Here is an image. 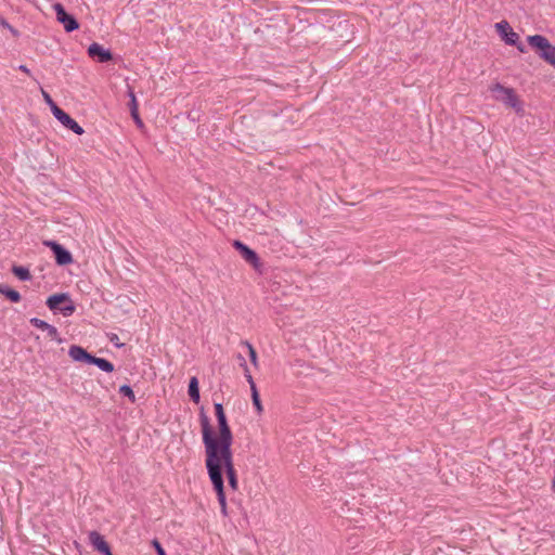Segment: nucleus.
Instances as JSON below:
<instances>
[{"label": "nucleus", "instance_id": "nucleus-25", "mask_svg": "<svg viewBox=\"0 0 555 555\" xmlns=\"http://www.w3.org/2000/svg\"><path fill=\"white\" fill-rule=\"evenodd\" d=\"M0 26L3 27V28H7L9 29L11 33H13L14 35L17 34L16 29H14L7 20H4L3 17L0 16Z\"/></svg>", "mask_w": 555, "mask_h": 555}, {"label": "nucleus", "instance_id": "nucleus-11", "mask_svg": "<svg viewBox=\"0 0 555 555\" xmlns=\"http://www.w3.org/2000/svg\"><path fill=\"white\" fill-rule=\"evenodd\" d=\"M495 28L505 43L509 46H515L517 43L519 36L513 30L508 22L501 21L495 24Z\"/></svg>", "mask_w": 555, "mask_h": 555}, {"label": "nucleus", "instance_id": "nucleus-27", "mask_svg": "<svg viewBox=\"0 0 555 555\" xmlns=\"http://www.w3.org/2000/svg\"><path fill=\"white\" fill-rule=\"evenodd\" d=\"M18 69L24 72L25 74H27L29 76L31 75L29 68L26 65H20Z\"/></svg>", "mask_w": 555, "mask_h": 555}, {"label": "nucleus", "instance_id": "nucleus-9", "mask_svg": "<svg viewBox=\"0 0 555 555\" xmlns=\"http://www.w3.org/2000/svg\"><path fill=\"white\" fill-rule=\"evenodd\" d=\"M233 247L241 254V256L244 258L246 262L253 266L254 269H259L261 267V262L258 255L247 245H245L241 241H234Z\"/></svg>", "mask_w": 555, "mask_h": 555}, {"label": "nucleus", "instance_id": "nucleus-30", "mask_svg": "<svg viewBox=\"0 0 555 555\" xmlns=\"http://www.w3.org/2000/svg\"><path fill=\"white\" fill-rule=\"evenodd\" d=\"M517 49L520 51V52H525V49L522 46H518Z\"/></svg>", "mask_w": 555, "mask_h": 555}, {"label": "nucleus", "instance_id": "nucleus-15", "mask_svg": "<svg viewBox=\"0 0 555 555\" xmlns=\"http://www.w3.org/2000/svg\"><path fill=\"white\" fill-rule=\"evenodd\" d=\"M189 396L193 402H199V389H198V380L195 376L190 379L189 383Z\"/></svg>", "mask_w": 555, "mask_h": 555}, {"label": "nucleus", "instance_id": "nucleus-4", "mask_svg": "<svg viewBox=\"0 0 555 555\" xmlns=\"http://www.w3.org/2000/svg\"><path fill=\"white\" fill-rule=\"evenodd\" d=\"M529 46L537 50L539 56L555 67V46H552L548 39L542 35H532L527 38Z\"/></svg>", "mask_w": 555, "mask_h": 555}, {"label": "nucleus", "instance_id": "nucleus-13", "mask_svg": "<svg viewBox=\"0 0 555 555\" xmlns=\"http://www.w3.org/2000/svg\"><path fill=\"white\" fill-rule=\"evenodd\" d=\"M29 322L35 327L40 328L42 331H47L48 336L51 339L61 343V338L59 336V332H57V328L55 326H53V325H51V324L47 323L46 321H43L41 319H38V318H31Z\"/></svg>", "mask_w": 555, "mask_h": 555}, {"label": "nucleus", "instance_id": "nucleus-17", "mask_svg": "<svg viewBox=\"0 0 555 555\" xmlns=\"http://www.w3.org/2000/svg\"><path fill=\"white\" fill-rule=\"evenodd\" d=\"M12 272L21 281H29L31 279V274H30L29 270L25 267L14 266L12 268Z\"/></svg>", "mask_w": 555, "mask_h": 555}, {"label": "nucleus", "instance_id": "nucleus-8", "mask_svg": "<svg viewBox=\"0 0 555 555\" xmlns=\"http://www.w3.org/2000/svg\"><path fill=\"white\" fill-rule=\"evenodd\" d=\"M53 115L64 127L72 130L74 133L80 135L85 132L83 128L59 106L53 107Z\"/></svg>", "mask_w": 555, "mask_h": 555}, {"label": "nucleus", "instance_id": "nucleus-20", "mask_svg": "<svg viewBox=\"0 0 555 555\" xmlns=\"http://www.w3.org/2000/svg\"><path fill=\"white\" fill-rule=\"evenodd\" d=\"M119 392L124 395L125 397H128L129 400L133 403L135 402V395L132 390V388L129 385H122L119 387Z\"/></svg>", "mask_w": 555, "mask_h": 555}, {"label": "nucleus", "instance_id": "nucleus-26", "mask_svg": "<svg viewBox=\"0 0 555 555\" xmlns=\"http://www.w3.org/2000/svg\"><path fill=\"white\" fill-rule=\"evenodd\" d=\"M109 340L118 348L124 346V344L118 343V336L116 334H112Z\"/></svg>", "mask_w": 555, "mask_h": 555}, {"label": "nucleus", "instance_id": "nucleus-12", "mask_svg": "<svg viewBox=\"0 0 555 555\" xmlns=\"http://www.w3.org/2000/svg\"><path fill=\"white\" fill-rule=\"evenodd\" d=\"M88 54L92 59H96L100 63H105L113 60V54L109 50L104 49L101 44L93 42L88 48Z\"/></svg>", "mask_w": 555, "mask_h": 555}, {"label": "nucleus", "instance_id": "nucleus-29", "mask_svg": "<svg viewBox=\"0 0 555 555\" xmlns=\"http://www.w3.org/2000/svg\"><path fill=\"white\" fill-rule=\"evenodd\" d=\"M238 359L241 360V366L243 367V364L246 363L245 359L242 356H238Z\"/></svg>", "mask_w": 555, "mask_h": 555}, {"label": "nucleus", "instance_id": "nucleus-10", "mask_svg": "<svg viewBox=\"0 0 555 555\" xmlns=\"http://www.w3.org/2000/svg\"><path fill=\"white\" fill-rule=\"evenodd\" d=\"M44 244L53 251L55 261L59 266H66L73 262L72 254L57 242L48 241Z\"/></svg>", "mask_w": 555, "mask_h": 555}, {"label": "nucleus", "instance_id": "nucleus-19", "mask_svg": "<svg viewBox=\"0 0 555 555\" xmlns=\"http://www.w3.org/2000/svg\"><path fill=\"white\" fill-rule=\"evenodd\" d=\"M242 345L247 348L250 362L255 366H257L258 365L257 352H256L255 348L253 347V345L247 340L242 341Z\"/></svg>", "mask_w": 555, "mask_h": 555}, {"label": "nucleus", "instance_id": "nucleus-14", "mask_svg": "<svg viewBox=\"0 0 555 555\" xmlns=\"http://www.w3.org/2000/svg\"><path fill=\"white\" fill-rule=\"evenodd\" d=\"M89 541L93 547L102 554L106 555L111 552L109 545L98 531H91L89 533Z\"/></svg>", "mask_w": 555, "mask_h": 555}, {"label": "nucleus", "instance_id": "nucleus-3", "mask_svg": "<svg viewBox=\"0 0 555 555\" xmlns=\"http://www.w3.org/2000/svg\"><path fill=\"white\" fill-rule=\"evenodd\" d=\"M68 356L76 362H86L96 365L100 370L111 373L114 371V364L106 359L96 358L80 346L72 345L68 349Z\"/></svg>", "mask_w": 555, "mask_h": 555}, {"label": "nucleus", "instance_id": "nucleus-23", "mask_svg": "<svg viewBox=\"0 0 555 555\" xmlns=\"http://www.w3.org/2000/svg\"><path fill=\"white\" fill-rule=\"evenodd\" d=\"M152 545L154 546L157 555H166L165 550L163 548L162 544L159 543V541L157 539H154L152 541Z\"/></svg>", "mask_w": 555, "mask_h": 555}, {"label": "nucleus", "instance_id": "nucleus-24", "mask_svg": "<svg viewBox=\"0 0 555 555\" xmlns=\"http://www.w3.org/2000/svg\"><path fill=\"white\" fill-rule=\"evenodd\" d=\"M42 96L44 99V101L50 105L51 107V111L53 112V107L54 106H57L55 104V102L52 100V98L50 96V94L48 92H46L44 90H42Z\"/></svg>", "mask_w": 555, "mask_h": 555}, {"label": "nucleus", "instance_id": "nucleus-2", "mask_svg": "<svg viewBox=\"0 0 555 555\" xmlns=\"http://www.w3.org/2000/svg\"><path fill=\"white\" fill-rule=\"evenodd\" d=\"M214 408L219 427L218 437L214 435L209 418L203 409L199 415L205 454L232 451L233 435L228 424L223 405L220 402H216Z\"/></svg>", "mask_w": 555, "mask_h": 555}, {"label": "nucleus", "instance_id": "nucleus-5", "mask_svg": "<svg viewBox=\"0 0 555 555\" xmlns=\"http://www.w3.org/2000/svg\"><path fill=\"white\" fill-rule=\"evenodd\" d=\"M492 92L496 100L503 102L506 106L515 109L517 114H522L524 108L514 89L495 83L492 87Z\"/></svg>", "mask_w": 555, "mask_h": 555}, {"label": "nucleus", "instance_id": "nucleus-18", "mask_svg": "<svg viewBox=\"0 0 555 555\" xmlns=\"http://www.w3.org/2000/svg\"><path fill=\"white\" fill-rule=\"evenodd\" d=\"M128 95L130 98L129 107H130L131 116L137 117L138 102H137L135 94H134L132 88H130V87L128 88Z\"/></svg>", "mask_w": 555, "mask_h": 555}, {"label": "nucleus", "instance_id": "nucleus-1", "mask_svg": "<svg viewBox=\"0 0 555 555\" xmlns=\"http://www.w3.org/2000/svg\"><path fill=\"white\" fill-rule=\"evenodd\" d=\"M205 466L209 480L211 481L214 490L217 493L221 513L223 516H227V499L224 492L223 474L227 475L229 486L234 491L238 489V481L234 467L232 451L205 454Z\"/></svg>", "mask_w": 555, "mask_h": 555}, {"label": "nucleus", "instance_id": "nucleus-16", "mask_svg": "<svg viewBox=\"0 0 555 555\" xmlns=\"http://www.w3.org/2000/svg\"><path fill=\"white\" fill-rule=\"evenodd\" d=\"M0 294L4 295L12 302H18L21 300V295L17 291L10 288L7 285L0 284Z\"/></svg>", "mask_w": 555, "mask_h": 555}, {"label": "nucleus", "instance_id": "nucleus-6", "mask_svg": "<svg viewBox=\"0 0 555 555\" xmlns=\"http://www.w3.org/2000/svg\"><path fill=\"white\" fill-rule=\"evenodd\" d=\"M47 306L50 310H59L64 317L72 315L76 308L67 293L53 294L47 299Z\"/></svg>", "mask_w": 555, "mask_h": 555}, {"label": "nucleus", "instance_id": "nucleus-21", "mask_svg": "<svg viewBox=\"0 0 555 555\" xmlns=\"http://www.w3.org/2000/svg\"><path fill=\"white\" fill-rule=\"evenodd\" d=\"M251 399H253L254 406L256 408L257 412L260 414L263 411V408H262L257 388H254V390H251Z\"/></svg>", "mask_w": 555, "mask_h": 555}, {"label": "nucleus", "instance_id": "nucleus-28", "mask_svg": "<svg viewBox=\"0 0 555 555\" xmlns=\"http://www.w3.org/2000/svg\"><path fill=\"white\" fill-rule=\"evenodd\" d=\"M135 121V124L139 126V127H142L143 126V122L139 116V112L137 111V117H132Z\"/></svg>", "mask_w": 555, "mask_h": 555}, {"label": "nucleus", "instance_id": "nucleus-22", "mask_svg": "<svg viewBox=\"0 0 555 555\" xmlns=\"http://www.w3.org/2000/svg\"><path fill=\"white\" fill-rule=\"evenodd\" d=\"M243 369H244L245 377H246V379H247V382H248V384L250 386V390H254V388H257V387H256V384H255V382L253 379V376L249 373V370H248L246 363L243 364Z\"/></svg>", "mask_w": 555, "mask_h": 555}, {"label": "nucleus", "instance_id": "nucleus-7", "mask_svg": "<svg viewBox=\"0 0 555 555\" xmlns=\"http://www.w3.org/2000/svg\"><path fill=\"white\" fill-rule=\"evenodd\" d=\"M53 9L56 14V20L61 24H63L64 29L67 33H72L79 28V24H78L77 20L73 15L68 14L61 3L53 4Z\"/></svg>", "mask_w": 555, "mask_h": 555}]
</instances>
